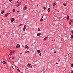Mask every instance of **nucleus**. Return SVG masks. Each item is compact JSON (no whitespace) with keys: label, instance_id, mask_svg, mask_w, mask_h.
Listing matches in <instances>:
<instances>
[{"label":"nucleus","instance_id":"nucleus-4","mask_svg":"<svg viewBox=\"0 0 73 73\" xmlns=\"http://www.w3.org/2000/svg\"><path fill=\"white\" fill-rule=\"evenodd\" d=\"M27 9V7L25 6L24 7V8H23V9H24V11L26 10V9Z\"/></svg>","mask_w":73,"mask_h":73},{"label":"nucleus","instance_id":"nucleus-24","mask_svg":"<svg viewBox=\"0 0 73 73\" xmlns=\"http://www.w3.org/2000/svg\"><path fill=\"white\" fill-rule=\"evenodd\" d=\"M25 53H29V51H27V52L26 51H25Z\"/></svg>","mask_w":73,"mask_h":73},{"label":"nucleus","instance_id":"nucleus-19","mask_svg":"<svg viewBox=\"0 0 73 73\" xmlns=\"http://www.w3.org/2000/svg\"><path fill=\"white\" fill-rule=\"evenodd\" d=\"M15 12V9H13V13Z\"/></svg>","mask_w":73,"mask_h":73},{"label":"nucleus","instance_id":"nucleus-6","mask_svg":"<svg viewBox=\"0 0 73 73\" xmlns=\"http://www.w3.org/2000/svg\"><path fill=\"white\" fill-rule=\"evenodd\" d=\"M41 33H38L37 34V36H40L41 35Z\"/></svg>","mask_w":73,"mask_h":73},{"label":"nucleus","instance_id":"nucleus-42","mask_svg":"<svg viewBox=\"0 0 73 73\" xmlns=\"http://www.w3.org/2000/svg\"><path fill=\"white\" fill-rule=\"evenodd\" d=\"M55 53H56V51H55L54 52V53L55 54Z\"/></svg>","mask_w":73,"mask_h":73},{"label":"nucleus","instance_id":"nucleus-54","mask_svg":"<svg viewBox=\"0 0 73 73\" xmlns=\"http://www.w3.org/2000/svg\"><path fill=\"white\" fill-rule=\"evenodd\" d=\"M9 60H10V58H9Z\"/></svg>","mask_w":73,"mask_h":73},{"label":"nucleus","instance_id":"nucleus-30","mask_svg":"<svg viewBox=\"0 0 73 73\" xmlns=\"http://www.w3.org/2000/svg\"><path fill=\"white\" fill-rule=\"evenodd\" d=\"M23 24H21L20 25H19V26H21V25H22V26H23Z\"/></svg>","mask_w":73,"mask_h":73},{"label":"nucleus","instance_id":"nucleus-27","mask_svg":"<svg viewBox=\"0 0 73 73\" xmlns=\"http://www.w3.org/2000/svg\"><path fill=\"white\" fill-rule=\"evenodd\" d=\"M5 61H3V64H5Z\"/></svg>","mask_w":73,"mask_h":73},{"label":"nucleus","instance_id":"nucleus-20","mask_svg":"<svg viewBox=\"0 0 73 73\" xmlns=\"http://www.w3.org/2000/svg\"><path fill=\"white\" fill-rule=\"evenodd\" d=\"M73 35H71V38H73Z\"/></svg>","mask_w":73,"mask_h":73},{"label":"nucleus","instance_id":"nucleus-50","mask_svg":"<svg viewBox=\"0 0 73 73\" xmlns=\"http://www.w3.org/2000/svg\"><path fill=\"white\" fill-rule=\"evenodd\" d=\"M1 63H3V62L2 61L1 62Z\"/></svg>","mask_w":73,"mask_h":73},{"label":"nucleus","instance_id":"nucleus-26","mask_svg":"<svg viewBox=\"0 0 73 73\" xmlns=\"http://www.w3.org/2000/svg\"><path fill=\"white\" fill-rule=\"evenodd\" d=\"M14 7L15 8H16V7H17L16 6V5H15L14 6Z\"/></svg>","mask_w":73,"mask_h":73},{"label":"nucleus","instance_id":"nucleus-52","mask_svg":"<svg viewBox=\"0 0 73 73\" xmlns=\"http://www.w3.org/2000/svg\"><path fill=\"white\" fill-rule=\"evenodd\" d=\"M21 73H23L22 72Z\"/></svg>","mask_w":73,"mask_h":73},{"label":"nucleus","instance_id":"nucleus-55","mask_svg":"<svg viewBox=\"0 0 73 73\" xmlns=\"http://www.w3.org/2000/svg\"><path fill=\"white\" fill-rule=\"evenodd\" d=\"M2 20H3V19H2Z\"/></svg>","mask_w":73,"mask_h":73},{"label":"nucleus","instance_id":"nucleus-2","mask_svg":"<svg viewBox=\"0 0 73 73\" xmlns=\"http://www.w3.org/2000/svg\"><path fill=\"white\" fill-rule=\"evenodd\" d=\"M27 27V25H25L23 27V31H25V29H26V28Z\"/></svg>","mask_w":73,"mask_h":73},{"label":"nucleus","instance_id":"nucleus-46","mask_svg":"<svg viewBox=\"0 0 73 73\" xmlns=\"http://www.w3.org/2000/svg\"><path fill=\"white\" fill-rule=\"evenodd\" d=\"M31 64H29V66H31Z\"/></svg>","mask_w":73,"mask_h":73},{"label":"nucleus","instance_id":"nucleus-45","mask_svg":"<svg viewBox=\"0 0 73 73\" xmlns=\"http://www.w3.org/2000/svg\"><path fill=\"white\" fill-rule=\"evenodd\" d=\"M17 13H19V11H17Z\"/></svg>","mask_w":73,"mask_h":73},{"label":"nucleus","instance_id":"nucleus-49","mask_svg":"<svg viewBox=\"0 0 73 73\" xmlns=\"http://www.w3.org/2000/svg\"><path fill=\"white\" fill-rule=\"evenodd\" d=\"M61 41H62V38H61Z\"/></svg>","mask_w":73,"mask_h":73},{"label":"nucleus","instance_id":"nucleus-48","mask_svg":"<svg viewBox=\"0 0 73 73\" xmlns=\"http://www.w3.org/2000/svg\"><path fill=\"white\" fill-rule=\"evenodd\" d=\"M56 64H58V63L56 62Z\"/></svg>","mask_w":73,"mask_h":73},{"label":"nucleus","instance_id":"nucleus-58","mask_svg":"<svg viewBox=\"0 0 73 73\" xmlns=\"http://www.w3.org/2000/svg\"><path fill=\"white\" fill-rule=\"evenodd\" d=\"M58 12H59V11H58Z\"/></svg>","mask_w":73,"mask_h":73},{"label":"nucleus","instance_id":"nucleus-18","mask_svg":"<svg viewBox=\"0 0 73 73\" xmlns=\"http://www.w3.org/2000/svg\"><path fill=\"white\" fill-rule=\"evenodd\" d=\"M40 21H43V19L42 18L40 19Z\"/></svg>","mask_w":73,"mask_h":73},{"label":"nucleus","instance_id":"nucleus-40","mask_svg":"<svg viewBox=\"0 0 73 73\" xmlns=\"http://www.w3.org/2000/svg\"><path fill=\"white\" fill-rule=\"evenodd\" d=\"M12 58V59H15V57H13Z\"/></svg>","mask_w":73,"mask_h":73},{"label":"nucleus","instance_id":"nucleus-12","mask_svg":"<svg viewBox=\"0 0 73 73\" xmlns=\"http://www.w3.org/2000/svg\"><path fill=\"white\" fill-rule=\"evenodd\" d=\"M25 46H26V48L27 49H29V46H27V45H26Z\"/></svg>","mask_w":73,"mask_h":73},{"label":"nucleus","instance_id":"nucleus-1","mask_svg":"<svg viewBox=\"0 0 73 73\" xmlns=\"http://www.w3.org/2000/svg\"><path fill=\"white\" fill-rule=\"evenodd\" d=\"M10 14V13H7L5 15V17H7V16H8V15H9Z\"/></svg>","mask_w":73,"mask_h":73},{"label":"nucleus","instance_id":"nucleus-28","mask_svg":"<svg viewBox=\"0 0 73 73\" xmlns=\"http://www.w3.org/2000/svg\"><path fill=\"white\" fill-rule=\"evenodd\" d=\"M17 7H18L19 6L18 5V4L17 5H15Z\"/></svg>","mask_w":73,"mask_h":73},{"label":"nucleus","instance_id":"nucleus-38","mask_svg":"<svg viewBox=\"0 0 73 73\" xmlns=\"http://www.w3.org/2000/svg\"><path fill=\"white\" fill-rule=\"evenodd\" d=\"M9 1L11 2L12 1V0H9Z\"/></svg>","mask_w":73,"mask_h":73},{"label":"nucleus","instance_id":"nucleus-32","mask_svg":"<svg viewBox=\"0 0 73 73\" xmlns=\"http://www.w3.org/2000/svg\"><path fill=\"white\" fill-rule=\"evenodd\" d=\"M27 66H29V64H28L27 65Z\"/></svg>","mask_w":73,"mask_h":73},{"label":"nucleus","instance_id":"nucleus-23","mask_svg":"<svg viewBox=\"0 0 73 73\" xmlns=\"http://www.w3.org/2000/svg\"><path fill=\"white\" fill-rule=\"evenodd\" d=\"M38 31H41V29H40L39 28H38Z\"/></svg>","mask_w":73,"mask_h":73},{"label":"nucleus","instance_id":"nucleus-22","mask_svg":"<svg viewBox=\"0 0 73 73\" xmlns=\"http://www.w3.org/2000/svg\"><path fill=\"white\" fill-rule=\"evenodd\" d=\"M56 2H55L54 3H53V6H55V5H56Z\"/></svg>","mask_w":73,"mask_h":73},{"label":"nucleus","instance_id":"nucleus-36","mask_svg":"<svg viewBox=\"0 0 73 73\" xmlns=\"http://www.w3.org/2000/svg\"><path fill=\"white\" fill-rule=\"evenodd\" d=\"M71 32H72V34H73V30H72L71 31Z\"/></svg>","mask_w":73,"mask_h":73},{"label":"nucleus","instance_id":"nucleus-59","mask_svg":"<svg viewBox=\"0 0 73 73\" xmlns=\"http://www.w3.org/2000/svg\"><path fill=\"white\" fill-rule=\"evenodd\" d=\"M68 57H69V56H68Z\"/></svg>","mask_w":73,"mask_h":73},{"label":"nucleus","instance_id":"nucleus-57","mask_svg":"<svg viewBox=\"0 0 73 73\" xmlns=\"http://www.w3.org/2000/svg\"><path fill=\"white\" fill-rule=\"evenodd\" d=\"M51 53H52V51H51Z\"/></svg>","mask_w":73,"mask_h":73},{"label":"nucleus","instance_id":"nucleus-13","mask_svg":"<svg viewBox=\"0 0 73 73\" xmlns=\"http://www.w3.org/2000/svg\"><path fill=\"white\" fill-rule=\"evenodd\" d=\"M18 6H20V5H21V2H20L18 4Z\"/></svg>","mask_w":73,"mask_h":73},{"label":"nucleus","instance_id":"nucleus-21","mask_svg":"<svg viewBox=\"0 0 73 73\" xmlns=\"http://www.w3.org/2000/svg\"><path fill=\"white\" fill-rule=\"evenodd\" d=\"M63 5H64V6H65H65H66V3H64Z\"/></svg>","mask_w":73,"mask_h":73},{"label":"nucleus","instance_id":"nucleus-51","mask_svg":"<svg viewBox=\"0 0 73 73\" xmlns=\"http://www.w3.org/2000/svg\"><path fill=\"white\" fill-rule=\"evenodd\" d=\"M20 54H22V53H20Z\"/></svg>","mask_w":73,"mask_h":73},{"label":"nucleus","instance_id":"nucleus-43","mask_svg":"<svg viewBox=\"0 0 73 73\" xmlns=\"http://www.w3.org/2000/svg\"><path fill=\"white\" fill-rule=\"evenodd\" d=\"M43 16H44V15H43L42 16V18H43Z\"/></svg>","mask_w":73,"mask_h":73},{"label":"nucleus","instance_id":"nucleus-8","mask_svg":"<svg viewBox=\"0 0 73 73\" xmlns=\"http://www.w3.org/2000/svg\"><path fill=\"white\" fill-rule=\"evenodd\" d=\"M37 53H41V51L40 50H37Z\"/></svg>","mask_w":73,"mask_h":73},{"label":"nucleus","instance_id":"nucleus-31","mask_svg":"<svg viewBox=\"0 0 73 73\" xmlns=\"http://www.w3.org/2000/svg\"><path fill=\"white\" fill-rule=\"evenodd\" d=\"M71 66L72 67H73V64H72L71 65Z\"/></svg>","mask_w":73,"mask_h":73},{"label":"nucleus","instance_id":"nucleus-5","mask_svg":"<svg viewBox=\"0 0 73 73\" xmlns=\"http://www.w3.org/2000/svg\"><path fill=\"white\" fill-rule=\"evenodd\" d=\"M11 22H13V21H15V19L12 18L11 19Z\"/></svg>","mask_w":73,"mask_h":73},{"label":"nucleus","instance_id":"nucleus-9","mask_svg":"<svg viewBox=\"0 0 73 73\" xmlns=\"http://www.w3.org/2000/svg\"><path fill=\"white\" fill-rule=\"evenodd\" d=\"M10 51H11L12 52V53H15V50H10Z\"/></svg>","mask_w":73,"mask_h":73},{"label":"nucleus","instance_id":"nucleus-25","mask_svg":"<svg viewBox=\"0 0 73 73\" xmlns=\"http://www.w3.org/2000/svg\"><path fill=\"white\" fill-rule=\"evenodd\" d=\"M69 24H70V25H71V24H72V23H71V22H69Z\"/></svg>","mask_w":73,"mask_h":73},{"label":"nucleus","instance_id":"nucleus-37","mask_svg":"<svg viewBox=\"0 0 73 73\" xmlns=\"http://www.w3.org/2000/svg\"><path fill=\"white\" fill-rule=\"evenodd\" d=\"M71 73H73V70L71 71Z\"/></svg>","mask_w":73,"mask_h":73},{"label":"nucleus","instance_id":"nucleus-33","mask_svg":"<svg viewBox=\"0 0 73 73\" xmlns=\"http://www.w3.org/2000/svg\"><path fill=\"white\" fill-rule=\"evenodd\" d=\"M52 41H55V39H52Z\"/></svg>","mask_w":73,"mask_h":73},{"label":"nucleus","instance_id":"nucleus-16","mask_svg":"<svg viewBox=\"0 0 73 73\" xmlns=\"http://www.w3.org/2000/svg\"><path fill=\"white\" fill-rule=\"evenodd\" d=\"M17 70H18V71H19V72H20V70L19 68H18V69H17Z\"/></svg>","mask_w":73,"mask_h":73},{"label":"nucleus","instance_id":"nucleus-15","mask_svg":"<svg viewBox=\"0 0 73 73\" xmlns=\"http://www.w3.org/2000/svg\"><path fill=\"white\" fill-rule=\"evenodd\" d=\"M67 20H69V15H67Z\"/></svg>","mask_w":73,"mask_h":73},{"label":"nucleus","instance_id":"nucleus-56","mask_svg":"<svg viewBox=\"0 0 73 73\" xmlns=\"http://www.w3.org/2000/svg\"><path fill=\"white\" fill-rule=\"evenodd\" d=\"M49 7H50V6H49Z\"/></svg>","mask_w":73,"mask_h":73},{"label":"nucleus","instance_id":"nucleus-7","mask_svg":"<svg viewBox=\"0 0 73 73\" xmlns=\"http://www.w3.org/2000/svg\"><path fill=\"white\" fill-rule=\"evenodd\" d=\"M47 10H48V12H49L50 11V8H48L47 9Z\"/></svg>","mask_w":73,"mask_h":73},{"label":"nucleus","instance_id":"nucleus-29","mask_svg":"<svg viewBox=\"0 0 73 73\" xmlns=\"http://www.w3.org/2000/svg\"><path fill=\"white\" fill-rule=\"evenodd\" d=\"M43 9H44V10H45V9H46V8H45V7H43Z\"/></svg>","mask_w":73,"mask_h":73},{"label":"nucleus","instance_id":"nucleus-11","mask_svg":"<svg viewBox=\"0 0 73 73\" xmlns=\"http://www.w3.org/2000/svg\"><path fill=\"white\" fill-rule=\"evenodd\" d=\"M47 38H48V37H45L44 40H46Z\"/></svg>","mask_w":73,"mask_h":73},{"label":"nucleus","instance_id":"nucleus-3","mask_svg":"<svg viewBox=\"0 0 73 73\" xmlns=\"http://www.w3.org/2000/svg\"><path fill=\"white\" fill-rule=\"evenodd\" d=\"M20 44H18L17 45L16 48H20Z\"/></svg>","mask_w":73,"mask_h":73},{"label":"nucleus","instance_id":"nucleus-10","mask_svg":"<svg viewBox=\"0 0 73 73\" xmlns=\"http://www.w3.org/2000/svg\"><path fill=\"white\" fill-rule=\"evenodd\" d=\"M4 11H5V10H3V11H1V14H3L4 13Z\"/></svg>","mask_w":73,"mask_h":73},{"label":"nucleus","instance_id":"nucleus-41","mask_svg":"<svg viewBox=\"0 0 73 73\" xmlns=\"http://www.w3.org/2000/svg\"><path fill=\"white\" fill-rule=\"evenodd\" d=\"M26 49H27L26 48H25L24 49V50H26Z\"/></svg>","mask_w":73,"mask_h":73},{"label":"nucleus","instance_id":"nucleus-14","mask_svg":"<svg viewBox=\"0 0 73 73\" xmlns=\"http://www.w3.org/2000/svg\"><path fill=\"white\" fill-rule=\"evenodd\" d=\"M70 21H71V23H73V19H72Z\"/></svg>","mask_w":73,"mask_h":73},{"label":"nucleus","instance_id":"nucleus-17","mask_svg":"<svg viewBox=\"0 0 73 73\" xmlns=\"http://www.w3.org/2000/svg\"><path fill=\"white\" fill-rule=\"evenodd\" d=\"M12 54V52H10L9 54L10 56H11Z\"/></svg>","mask_w":73,"mask_h":73},{"label":"nucleus","instance_id":"nucleus-47","mask_svg":"<svg viewBox=\"0 0 73 73\" xmlns=\"http://www.w3.org/2000/svg\"><path fill=\"white\" fill-rule=\"evenodd\" d=\"M30 46H32V44H30Z\"/></svg>","mask_w":73,"mask_h":73},{"label":"nucleus","instance_id":"nucleus-39","mask_svg":"<svg viewBox=\"0 0 73 73\" xmlns=\"http://www.w3.org/2000/svg\"><path fill=\"white\" fill-rule=\"evenodd\" d=\"M17 3H19V0L17 1Z\"/></svg>","mask_w":73,"mask_h":73},{"label":"nucleus","instance_id":"nucleus-44","mask_svg":"<svg viewBox=\"0 0 73 73\" xmlns=\"http://www.w3.org/2000/svg\"><path fill=\"white\" fill-rule=\"evenodd\" d=\"M30 68H32V66H30Z\"/></svg>","mask_w":73,"mask_h":73},{"label":"nucleus","instance_id":"nucleus-34","mask_svg":"<svg viewBox=\"0 0 73 73\" xmlns=\"http://www.w3.org/2000/svg\"><path fill=\"white\" fill-rule=\"evenodd\" d=\"M58 31H61V29H58Z\"/></svg>","mask_w":73,"mask_h":73},{"label":"nucleus","instance_id":"nucleus-35","mask_svg":"<svg viewBox=\"0 0 73 73\" xmlns=\"http://www.w3.org/2000/svg\"><path fill=\"white\" fill-rule=\"evenodd\" d=\"M41 53H40V54H39V56H41Z\"/></svg>","mask_w":73,"mask_h":73},{"label":"nucleus","instance_id":"nucleus-53","mask_svg":"<svg viewBox=\"0 0 73 73\" xmlns=\"http://www.w3.org/2000/svg\"><path fill=\"white\" fill-rule=\"evenodd\" d=\"M68 56H69V54H68Z\"/></svg>","mask_w":73,"mask_h":73}]
</instances>
